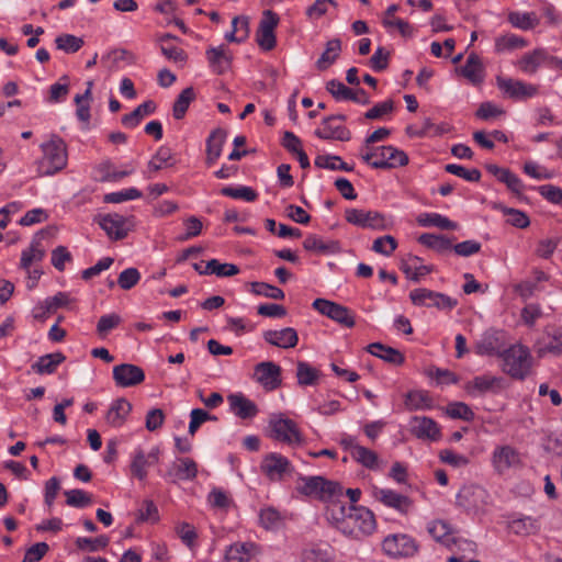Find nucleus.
Listing matches in <instances>:
<instances>
[{
    "mask_svg": "<svg viewBox=\"0 0 562 562\" xmlns=\"http://www.w3.org/2000/svg\"><path fill=\"white\" fill-rule=\"evenodd\" d=\"M329 513L338 529L352 538L370 535L375 529L374 515L366 507L351 505L347 508L342 504L334 503Z\"/></svg>",
    "mask_w": 562,
    "mask_h": 562,
    "instance_id": "nucleus-1",
    "label": "nucleus"
},
{
    "mask_svg": "<svg viewBox=\"0 0 562 562\" xmlns=\"http://www.w3.org/2000/svg\"><path fill=\"white\" fill-rule=\"evenodd\" d=\"M299 493L314 497L324 502L336 503L335 499L342 495V487L334 481L326 480L323 476H303L299 477L296 485Z\"/></svg>",
    "mask_w": 562,
    "mask_h": 562,
    "instance_id": "nucleus-2",
    "label": "nucleus"
},
{
    "mask_svg": "<svg viewBox=\"0 0 562 562\" xmlns=\"http://www.w3.org/2000/svg\"><path fill=\"white\" fill-rule=\"evenodd\" d=\"M43 157L38 161V172L42 176H53L67 165V150L65 142L54 135L41 145Z\"/></svg>",
    "mask_w": 562,
    "mask_h": 562,
    "instance_id": "nucleus-3",
    "label": "nucleus"
},
{
    "mask_svg": "<svg viewBox=\"0 0 562 562\" xmlns=\"http://www.w3.org/2000/svg\"><path fill=\"white\" fill-rule=\"evenodd\" d=\"M505 373L517 380H524L530 372L532 358L528 347L516 344L502 353Z\"/></svg>",
    "mask_w": 562,
    "mask_h": 562,
    "instance_id": "nucleus-4",
    "label": "nucleus"
},
{
    "mask_svg": "<svg viewBox=\"0 0 562 562\" xmlns=\"http://www.w3.org/2000/svg\"><path fill=\"white\" fill-rule=\"evenodd\" d=\"M382 551L392 559H413L420 549L418 541L411 535L397 532L387 535L382 543Z\"/></svg>",
    "mask_w": 562,
    "mask_h": 562,
    "instance_id": "nucleus-5",
    "label": "nucleus"
},
{
    "mask_svg": "<svg viewBox=\"0 0 562 562\" xmlns=\"http://www.w3.org/2000/svg\"><path fill=\"white\" fill-rule=\"evenodd\" d=\"M345 218L348 223L361 228L383 231L387 227L385 216L376 211L350 207L345 211Z\"/></svg>",
    "mask_w": 562,
    "mask_h": 562,
    "instance_id": "nucleus-6",
    "label": "nucleus"
},
{
    "mask_svg": "<svg viewBox=\"0 0 562 562\" xmlns=\"http://www.w3.org/2000/svg\"><path fill=\"white\" fill-rule=\"evenodd\" d=\"M94 222H97L108 237L113 240L124 239L131 229L130 220L117 213L98 214L94 217Z\"/></svg>",
    "mask_w": 562,
    "mask_h": 562,
    "instance_id": "nucleus-7",
    "label": "nucleus"
},
{
    "mask_svg": "<svg viewBox=\"0 0 562 562\" xmlns=\"http://www.w3.org/2000/svg\"><path fill=\"white\" fill-rule=\"evenodd\" d=\"M271 437L276 440L293 445L302 441L296 424L281 415H272L269 419Z\"/></svg>",
    "mask_w": 562,
    "mask_h": 562,
    "instance_id": "nucleus-8",
    "label": "nucleus"
},
{
    "mask_svg": "<svg viewBox=\"0 0 562 562\" xmlns=\"http://www.w3.org/2000/svg\"><path fill=\"white\" fill-rule=\"evenodd\" d=\"M261 472L270 480V481H282L284 476L290 475L294 469L284 456L270 452L265 456L260 464Z\"/></svg>",
    "mask_w": 562,
    "mask_h": 562,
    "instance_id": "nucleus-9",
    "label": "nucleus"
},
{
    "mask_svg": "<svg viewBox=\"0 0 562 562\" xmlns=\"http://www.w3.org/2000/svg\"><path fill=\"white\" fill-rule=\"evenodd\" d=\"M312 306L321 314L329 317L330 319L345 327L351 328L355 326V315L348 307L344 305L325 299H316Z\"/></svg>",
    "mask_w": 562,
    "mask_h": 562,
    "instance_id": "nucleus-10",
    "label": "nucleus"
},
{
    "mask_svg": "<svg viewBox=\"0 0 562 562\" xmlns=\"http://www.w3.org/2000/svg\"><path fill=\"white\" fill-rule=\"evenodd\" d=\"M279 15L273 11H263L256 33V41L261 49L268 52L276 47L277 40L274 30L279 24Z\"/></svg>",
    "mask_w": 562,
    "mask_h": 562,
    "instance_id": "nucleus-11",
    "label": "nucleus"
},
{
    "mask_svg": "<svg viewBox=\"0 0 562 562\" xmlns=\"http://www.w3.org/2000/svg\"><path fill=\"white\" fill-rule=\"evenodd\" d=\"M408 164V156L401 149L393 146H376L372 168L392 169Z\"/></svg>",
    "mask_w": 562,
    "mask_h": 562,
    "instance_id": "nucleus-12",
    "label": "nucleus"
},
{
    "mask_svg": "<svg viewBox=\"0 0 562 562\" xmlns=\"http://www.w3.org/2000/svg\"><path fill=\"white\" fill-rule=\"evenodd\" d=\"M409 297L415 305L435 306L441 310H451L457 304V301L450 296L424 288L413 290Z\"/></svg>",
    "mask_w": 562,
    "mask_h": 562,
    "instance_id": "nucleus-13",
    "label": "nucleus"
},
{
    "mask_svg": "<svg viewBox=\"0 0 562 562\" xmlns=\"http://www.w3.org/2000/svg\"><path fill=\"white\" fill-rule=\"evenodd\" d=\"M497 87L508 98L514 100H527L538 94V87L521 80L497 77Z\"/></svg>",
    "mask_w": 562,
    "mask_h": 562,
    "instance_id": "nucleus-14",
    "label": "nucleus"
},
{
    "mask_svg": "<svg viewBox=\"0 0 562 562\" xmlns=\"http://www.w3.org/2000/svg\"><path fill=\"white\" fill-rule=\"evenodd\" d=\"M428 533L438 542H441L448 548L452 546H467L470 550L473 549L474 543L467 540H461L454 537L448 522L443 520H432L427 525Z\"/></svg>",
    "mask_w": 562,
    "mask_h": 562,
    "instance_id": "nucleus-15",
    "label": "nucleus"
},
{
    "mask_svg": "<svg viewBox=\"0 0 562 562\" xmlns=\"http://www.w3.org/2000/svg\"><path fill=\"white\" fill-rule=\"evenodd\" d=\"M254 379L267 391L281 385V368L272 361H263L255 367Z\"/></svg>",
    "mask_w": 562,
    "mask_h": 562,
    "instance_id": "nucleus-16",
    "label": "nucleus"
},
{
    "mask_svg": "<svg viewBox=\"0 0 562 562\" xmlns=\"http://www.w3.org/2000/svg\"><path fill=\"white\" fill-rule=\"evenodd\" d=\"M536 352L539 357L548 353L553 356L562 355V327L549 326L541 339L537 341Z\"/></svg>",
    "mask_w": 562,
    "mask_h": 562,
    "instance_id": "nucleus-17",
    "label": "nucleus"
},
{
    "mask_svg": "<svg viewBox=\"0 0 562 562\" xmlns=\"http://www.w3.org/2000/svg\"><path fill=\"white\" fill-rule=\"evenodd\" d=\"M326 90L337 100V101H353L361 104H369L370 98L367 92L359 88L352 90L345 86L341 81L331 79L326 83Z\"/></svg>",
    "mask_w": 562,
    "mask_h": 562,
    "instance_id": "nucleus-18",
    "label": "nucleus"
},
{
    "mask_svg": "<svg viewBox=\"0 0 562 562\" xmlns=\"http://www.w3.org/2000/svg\"><path fill=\"white\" fill-rule=\"evenodd\" d=\"M113 380L117 386L131 387L145 380L144 370L135 364L122 363L113 368Z\"/></svg>",
    "mask_w": 562,
    "mask_h": 562,
    "instance_id": "nucleus-19",
    "label": "nucleus"
},
{
    "mask_svg": "<svg viewBox=\"0 0 562 562\" xmlns=\"http://www.w3.org/2000/svg\"><path fill=\"white\" fill-rule=\"evenodd\" d=\"M487 492L479 485H469L460 490L457 495V504L465 510L481 508L487 499Z\"/></svg>",
    "mask_w": 562,
    "mask_h": 562,
    "instance_id": "nucleus-20",
    "label": "nucleus"
},
{
    "mask_svg": "<svg viewBox=\"0 0 562 562\" xmlns=\"http://www.w3.org/2000/svg\"><path fill=\"white\" fill-rule=\"evenodd\" d=\"M205 56L209 67L213 72L222 75L231 69L233 55L224 44L217 47H209L205 52Z\"/></svg>",
    "mask_w": 562,
    "mask_h": 562,
    "instance_id": "nucleus-21",
    "label": "nucleus"
},
{
    "mask_svg": "<svg viewBox=\"0 0 562 562\" xmlns=\"http://www.w3.org/2000/svg\"><path fill=\"white\" fill-rule=\"evenodd\" d=\"M492 463L495 471L503 474L509 469L520 464V456L518 451L510 446L497 447L493 452Z\"/></svg>",
    "mask_w": 562,
    "mask_h": 562,
    "instance_id": "nucleus-22",
    "label": "nucleus"
},
{
    "mask_svg": "<svg viewBox=\"0 0 562 562\" xmlns=\"http://www.w3.org/2000/svg\"><path fill=\"white\" fill-rule=\"evenodd\" d=\"M373 495L375 499L385 506L391 507L404 515L407 514L412 507V501L409 497L402 495L393 490L375 487Z\"/></svg>",
    "mask_w": 562,
    "mask_h": 562,
    "instance_id": "nucleus-23",
    "label": "nucleus"
},
{
    "mask_svg": "<svg viewBox=\"0 0 562 562\" xmlns=\"http://www.w3.org/2000/svg\"><path fill=\"white\" fill-rule=\"evenodd\" d=\"M159 450L154 448L148 454L142 449L135 450L131 462V472L138 480L143 481L147 476V469L158 462Z\"/></svg>",
    "mask_w": 562,
    "mask_h": 562,
    "instance_id": "nucleus-24",
    "label": "nucleus"
},
{
    "mask_svg": "<svg viewBox=\"0 0 562 562\" xmlns=\"http://www.w3.org/2000/svg\"><path fill=\"white\" fill-rule=\"evenodd\" d=\"M263 339L272 346L288 349L297 345L299 336L294 328L285 327L280 330L269 329L263 331Z\"/></svg>",
    "mask_w": 562,
    "mask_h": 562,
    "instance_id": "nucleus-25",
    "label": "nucleus"
},
{
    "mask_svg": "<svg viewBox=\"0 0 562 562\" xmlns=\"http://www.w3.org/2000/svg\"><path fill=\"white\" fill-rule=\"evenodd\" d=\"M412 432L420 439H429L436 441L440 437L438 424L426 416H415L411 420Z\"/></svg>",
    "mask_w": 562,
    "mask_h": 562,
    "instance_id": "nucleus-26",
    "label": "nucleus"
},
{
    "mask_svg": "<svg viewBox=\"0 0 562 562\" xmlns=\"http://www.w3.org/2000/svg\"><path fill=\"white\" fill-rule=\"evenodd\" d=\"M231 411L239 418L247 419L257 415V405L241 393H234L227 397Z\"/></svg>",
    "mask_w": 562,
    "mask_h": 562,
    "instance_id": "nucleus-27",
    "label": "nucleus"
},
{
    "mask_svg": "<svg viewBox=\"0 0 562 562\" xmlns=\"http://www.w3.org/2000/svg\"><path fill=\"white\" fill-rule=\"evenodd\" d=\"M227 138V132L217 127L211 132L206 139V164L212 166L221 157L223 146Z\"/></svg>",
    "mask_w": 562,
    "mask_h": 562,
    "instance_id": "nucleus-28",
    "label": "nucleus"
},
{
    "mask_svg": "<svg viewBox=\"0 0 562 562\" xmlns=\"http://www.w3.org/2000/svg\"><path fill=\"white\" fill-rule=\"evenodd\" d=\"M315 136L321 139H337L346 142L350 139V132L342 125L334 124V116H327L323 120L322 126L315 131Z\"/></svg>",
    "mask_w": 562,
    "mask_h": 562,
    "instance_id": "nucleus-29",
    "label": "nucleus"
},
{
    "mask_svg": "<svg viewBox=\"0 0 562 562\" xmlns=\"http://www.w3.org/2000/svg\"><path fill=\"white\" fill-rule=\"evenodd\" d=\"M132 411V404L124 397L112 402L105 415L106 423L112 427H121Z\"/></svg>",
    "mask_w": 562,
    "mask_h": 562,
    "instance_id": "nucleus-30",
    "label": "nucleus"
},
{
    "mask_svg": "<svg viewBox=\"0 0 562 562\" xmlns=\"http://www.w3.org/2000/svg\"><path fill=\"white\" fill-rule=\"evenodd\" d=\"M257 547L252 542H235L225 552V562H249L256 554Z\"/></svg>",
    "mask_w": 562,
    "mask_h": 562,
    "instance_id": "nucleus-31",
    "label": "nucleus"
},
{
    "mask_svg": "<svg viewBox=\"0 0 562 562\" xmlns=\"http://www.w3.org/2000/svg\"><path fill=\"white\" fill-rule=\"evenodd\" d=\"M65 359L66 357L61 352L44 355L31 366V371L36 374H53Z\"/></svg>",
    "mask_w": 562,
    "mask_h": 562,
    "instance_id": "nucleus-32",
    "label": "nucleus"
},
{
    "mask_svg": "<svg viewBox=\"0 0 562 562\" xmlns=\"http://www.w3.org/2000/svg\"><path fill=\"white\" fill-rule=\"evenodd\" d=\"M302 562H335L334 550L328 544H311L301 554Z\"/></svg>",
    "mask_w": 562,
    "mask_h": 562,
    "instance_id": "nucleus-33",
    "label": "nucleus"
},
{
    "mask_svg": "<svg viewBox=\"0 0 562 562\" xmlns=\"http://www.w3.org/2000/svg\"><path fill=\"white\" fill-rule=\"evenodd\" d=\"M550 55L543 48H536L525 54L518 61L519 68L526 74H535L541 64L549 65Z\"/></svg>",
    "mask_w": 562,
    "mask_h": 562,
    "instance_id": "nucleus-34",
    "label": "nucleus"
},
{
    "mask_svg": "<svg viewBox=\"0 0 562 562\" xmlns=\"http://www.w3.org/2000/svg\"><path fill=\"white\" fill-rule=\"evenodd\" d=\"M368 351L387 363L391 364H402L404 362V356L400 352V350L385 346L381 342H373L368 346Z\"/></svg>",
    "mask_w": 562,
    "mask_h": 562,
    "instance_id": "nucleus-35",
    "label": "nucleus"
},
{
    "mask_svg": "<svg viewBox=\"0 0 562 562\" xmlns=\"http://www.w3.org/2000/svg\"><path fill=\"white\" fill-rule=\"evenodd\" d=\"M460 72L473 85H479L484 78V68L477 55H469L464 66L460 68Z\"/></svg>",
    "mask_w": 562,
    "mask_h": 562,
    "instance_id": "nucleus-36",
    "label": "nucleus"
},
{
    "mask_svg": "<svg viewBox=\"0 0 562 562\" xmlns=\"http://www.w3.org/2000/svg\"><path fill=\"white\" fill-rule=\"evenodd\" d=\"M475 349L476 353L481 356H492L499 353V333L494 330L485 331L481 339L476 342Z\"/></svg>",
    "mask_w": 562,
    "mask_h": 562,
    "instance_id": "nucleus-37",
    "label": "nucleus"
},
{
    "mask_svg": "<svg viewBox=\"0 0 562 562\" xmlns=\"http://www.w3.org/2000/svg\"><path fill=\"white\" fill-rule=\"evenodd\" d=\"M156 110V104L154 101L148 100L139 104L134 111H132L128 114H125L122 116V124L127 128H134L136 127L140 121L154 113Z\"/></svg>",
    "mask_w": 562,
    "mask_h": 562,
    "instance_id": "nucleus-38",
    "label": "nucleus"
},
{
    "mask_svg": "<svg viewBox=\"0 0 562 562\" xmlns=\"http://www.w3.org/2000/svg\"><path fill=\"white\" fill-rule=\"evenodd\" d=\"M503 386V379L488 374L475 376L468 385L469 391H476L480 394L494 392Z\"/></svg>",
    "mask_w": 562,
    "mask_h": 562,
    "instance_id": "nucleus-39",
    "label": "nucleus"
},
{
    "mask_svg": "<svg viewBox=\"0 0 562 562\" xmlns=\"http://www.w3.org/2000/svg\"><path fill=\"white\" fill-rule=\"evenodd\" d=\"M417 222L424 227H438L440 229L454 231L458 228L456 222L439 213H423L418 216Z\"/></svg>",
    "mask_w": 562,
    "mask_h": 562,
    "instance_id": "nucleus-40",
    "label": "nucleus"
},
{
    "mask_svg": "<svg viewBox=\"0 0 562 562\" xmlns=\"http://www.w3.org/2000/svg\"><path fill=\"white\" fill-rule=\"evenodd\" d=\"M418 241L423 246L434 249L440 254L451 250L452 248V240L443 235L425 233L418 237Z\"/></svg>",
    "mask_w": 562,
    "mask_h": 562,
    "instance_id": "nucleus-41",
    "label": "nucleus"
},
{
    "mask_svg": "<svg viewBox=\"0 0 562 562\" xmlns=\"http://www.w3.org/2000/svg\"><path fill=\"white\" fill-rule=\"evenodd\" d=\"M341 50V42L338 38H334L327 42L325 52L321 55L316 61V67L319 70L327 69L335 63Z\"/></svg>",
    "mask_w": 562,
    "mask_h": 562,
    "instance_id": "nucleus-42",
    "label": "nucleus"
},
{
    "mask_svg": "<svg viewBox=\"0 0 562 562\" xmlns=\"http://www.w3.org/2000/svg\"><path fill=\"white\" fill-rule=\"evenodd\" d=\"M398 10V5L397 4H391L386 11H385V16L383 19V25L386 27V29H397L398 32L403 35V36H409L412 35V26L404 20L402 19H398V18H394V14L397 12Z\"/></svg>",
    "mask_w": 562,
    "mask_h": 562,
    "instance_id": "nucleus-43",
    "label": "nucleus"
},
{
    "mask_svg": "<svg viewBox=\"0 0 562 562\" xmlns=\"http://www.w3.org/2000/svg\"><path fill=\"white\" fill-rule=\"evenodd\" d=\"M303 247L307 251L317 254H335L339 250L337 241L325 243L315 235H308L303 243Z\"/></svg>",
    "mask_w": 562,
    "mask_h": 562,
    "instance_id": "nucleus-44",
    "label": "nucleus"
},
{
    "mask_svg": "<svg viewBox=\"0 0 562 562\" xmlns=\"http://www.w3.org/2000/svg\"><path fill=\"white\" fill-rule=\"evenodd\" d=\"M508 21L514 27L524 31L531 30L539 24V19L533 12H510Z\"/></svg>",
    "mask_w": 562,
    "mask_h": 562,
    "instance_id": "nucleus-45",
    "label": "nucleus"
},
{
    "mask_svg": "<svg viewBox=\"0 0 562 562\" xmlns=\"http://www.w3.org/2000/svg\"><path fill=\"white\" fill-rule=\"evenodd\" d=\"M239 272V268L233 263H221L216 259L206 262L201 274H216L217 277H233Z\"/></svg>",
    "mask_w": 562,
    "mask_h": 562,
    "instance_id": "nucleus-46",
    "label": "nucleus"
},
{
    "mask_svg": "<svg viewBox=\"0 0 562 562\" xmlns=\"http://www.w3.org/2000/svg\"><path fill=\"white\" fill-rule=\"evenodd\" d=\"M44 256L45 250L41 246V243L34 240L30 248L22 251L20 267L24 270H29L33 262L43 260Z\"/></svg>",
    "mask_w": 562,
    "mask_h": 562,
    "instance_id": "nucleus-47",
    "label": "nucleus"
},
{
    "mask_svg": "<svg viewBox=\"0 0 562 562\" xmlns=\"http://www.w3.org/2000/svg\"><path fill=\"white\" fill-rule=\"evenodd\" d=\"M353 451V459L369 470H378L380 460L378 454L363 446L356 447Z\"/></svg>",
    "mask_w": 562,
    "mask_h": 562,
    "instance_id": "nucleus-48",
    "label": "nucleus"
},
{
    "mask_svg": "<svg viewBox=\"0 0 562 562\" xmlns=\"http://www.w3.org/2000/svg\"><path fill=\"white\" fill-rule=\"evenodd\" d=\"M315 166L329 170L351 171L353 169L352 166L344 162L342 159L336 155H318L315 158Z\"/></svg>",
    "mask_w": 562,
    "mask_h": 562,
    "instance_id": "nucleus-49",
    "label": "nucleus"
},
{
    "mask_svg": "<svg viewBox=\"0 0 562 562\" xmlns=\"http://www.w3.org/2000/svg\"><path fill=\"white\" fill-rule=\"evenodd\" d=\"M527 42L515 34H506L498 36L495 40V52L501 54L504 52L514 50L519 47H525Z\"/></svg>",
    "mask_w": 562,
    "mask_h": 562,
    "instance_id": "nucleus-50",
    "label": "nucleus"
},
{
    "mask_svg": "<svg viewBox=\"0 0 562 562\" xmlns=\"http://www.w3.org/2000/svg\"><path fill=\"white\" fill-rule=\"evenodd\" d=\"M194 98L195 93L192 87H188L184 90H182L173 104V117L177 120H181L186 115V112Z\"/></svg>",
    "mask_w": 562,
    "mask_h": 562,
    "instance_id": "nucleus-51",
    "label": "nucleus"
},
{
    "mask_svg": "<svg viewBox=\"0 0 562 562\" xmlns=\"http://www.w3.org/2000/svg\"><path fill=\"white\" fill-rule=\"evenodd\" d=\"M221 193L225 196L233 199H240L247 202H252L257 199V192L250 187L238 186V187H224Z\"/></svg>",
    "mask_w": 562,
    "mask_h": 562,
    "instance_id": "nucleus-52",
    "label": "nucleus"
},
{
    "mask_svg": "<svg viewBox=\"0 0 562 562\" xmlns=\"http://www.w3.org/2000/svg\"><path fill=\"white\" fill-rule=\"evenodd\" d=\"M66 504L76 508H85L92 502L91 495L82 490L75 488L65 491Z\"/></svg>",
    "mask_w": 562,
    "mask_h": 562,
    "instance_id": "nucleus-53",
    "label": "nucleus"
},
{
    "mask_svg": "<svg viewBox=\"0 0 562 562\" xmlns=\"http://www.w3.org/2000/svg\"><path fill=\"white\" fill-rule=\"evenodd\" d=\"M56 46L65 53L72 54L83 46V40L70 34H63L56 37Z\"/></svg>",
    "mask_w": 562,
    "mask_h": 562,
    "instance_id": "nucleus-54",
    "label": "nucleus"
},
{
    "mask_svg": "<svg viewBox=\"0 0 562 562\" xmlns=\"http://www.w3.org/2000/svg\"><path fill=\"white\" fill-rule=\"evenodd\" d=\"M109 542V537L104 535L99 536L97 538L79 537L76 540V546L79 550H88L90 552H94L108 547Z\"/></svg>",
    "mask_w": 562,
    "mask_h": 562,
    "instance_id": "nucleus-55",
    "label": "nucleus"
},
{
    "mask_svg": "<svg viewBox=\"0 0 562 562\" xmlns=\"http://www.w3.org/2000/svg\"><path fill=\"white\" fill-rule=\"evenodd\" d=\"M296 376L300 385H313L316 383L319 373L308 363L300 361L297 363Z\"/></svg>",
    "mask_w": 562,
    "mask_h": 562,
    "instance_id": "nucleus-56",
    "label": "nucleus"
},
{
    "mask_svg": "<svg viewBox=\"0 0 562 562\" xmlns=\"http://www.w3.org/2000/svg\"><path fill=\"white\" fill-rule=\"evenodd\" d=\"M216 419H217L216 416L209 414L206 411H204L202 408H193L190 412V423H189L188 432L191 436H194L203 423H205L207 420H216Z\"/></svg>",
    "mask_w": 562,
    "mask_h": 562,
    "instance_id": "nucleus-57",
    "label": "nucleus"
},
{
    "mask_svg": "<svg viewBox=\"0 0 562 562\" xmlns=\"http://www.w3.org/2000/svg\"><path fill=\"white\" fill-rule=\"evenodd\" d=\"M71 302L68 293L58 292L54 296L47 297L41 303L43 313H53L59 307L67 306Z\"/></svg>",
    "mask_w": 562,
    "mask_h": 562,
    "instance_id": "nucleus-58",
    "label": "nucleus"
},
{
    "mask_svg": "<svg viewBox=\"0 0 562 562\" xmlns=\"http://www.w3.org/2000/svg\"><path fill=\"white\" fill-rule=\"evenodd\" d=\"M198 474V465L190 458L179 459V464L176 465V475L180 480H193Z\"/></svg>",
    "mask_w": 562,
    "mask_h": 562,
    "instance_id": "nucleus-59",
    "label": "nucleus"
},
{
    "mask_svg": "<svg viewBox=\"0 0 562 562\" xmlns=\"http://www.w3.org/2000/svg\"><path fill=\"white\" fill-rule=\"evenodd\" d=\"M445 170L470 182H477L481 178V171L479 169L474 168L468 170L464 167L456 164L446 165Z\"/></svg>",
    "mask_w": 562,
    "mask_h": 562,
    "instance_id": "nucleus-60",
    "label": "nucleus"
},
{
    "mask_svg": "<svg viewBox=\"0 0 562 562\" xmlns=\"http://www.w3.org/2000/svg\"><path fill=\"white\" fill-rule=\"evenodd\" d=\"M251 286L252 292L257 295H262L273 300L284 299V292L274 285L265 282H252Z\"/></svg>",
    "mask_w": 562,
    "mask_h": 562,
    "instance_id": "nucleus-61",
    "label": "nucleus"
},
{
    "mask_svg": "<svg viewBox=\"0 0 562 562\" xmlns=\"http://www.w3.org/2000/svg\"><path fill=\"white\" fill-rule=\"evenodd\" d=\"M121 322V316L115 313L102 315L97 324V333L104 337L109 331L117 327Z\"/></svg>",
    "mask_w": 562,
    "mask_h": 562,
    "instance_id": "nucleus-62",
    "label": "nucleus"
},
{
    "mask_svg": "<svg viewBox=\"0 0 562 562\" xmlns=\"http://www.w3.org/2000/svg\"><path fill=\"white\" fill-rule=\"evenodd\" d=\"M447 414L451 418H459L465 422H470L474 418V413L472 409L462 402H454L448 405Z\"/></svg>",
    "mask_w": 562,
    "mask_h": 562,
    "instance_id": "nucleus-63",
    "label": "nucleus"
},
{
    "mask_svg": "<svg viewBox=\"0 0 562 562\" xmlns=\"http://www.w3.org/2000/svg\"><path fill=\"white\" fill-rule=\"evenodd\" d=\"M509 528L516 535H529L538 529V525L531 517H524L513 520Z\"/></svg>",
    "mask_w": 562,
    "mask_h": 562,
    "instance_id": "nucleus-64",
    "label": "nucleus"
}]
</instances>
